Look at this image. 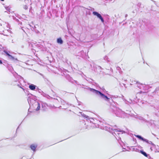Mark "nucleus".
<instances>
[{
  "label": "nucleus",
  "mask_w": 159,
  "mask_h": 159,
  "mask_svg": "<svg viewBox=\"0 0 159 159\" xmlns=\"http://www.w3.org/2000/svg\"><path fill=\"white\" fill-rule=\"evenodd\" d=\"M90 90L100 98L107 102L109 101L110 98H108L100 91L91 88L90 89Z\"/></svg>",
  "instance_id": "1"
},
{
  "label": "nucleus",
  "mask_w": 159,
  "mask_h": 159,
  "mask_svg": "<svg viewBox=\"0 0 159 159\" xmlns=\"http://www.w3.org/2000/svg\"><path fill=\"white\" fill-rule=\"evenodd\" d=\"M135 136H136L137 138H139V139L142 140V141L145 142L147 143L151 144L153 145H154V144L152 143V142L151 141H149L147 139H144L143 137H142L141 136L139 135H135Z\"/></svg>",
  "instance_id": "2"
},
{
  "label": "nucleus",
  "mask_w": 159,
  "mask_h": 159,
  "mask_svg": "<svg viewBox=\"0 0 159 159\" xmlns=\"http://www.w3.org/2000/svg\"><path fill=\"white\" fill-rule=\"evenodd\" d=\"M93 14L94 15L97 16L98 18L100 19L102 22H104V20L103 19L100 14L96 11H93Z\"/></svg>",
  "instance_id": "3"
},
{
  "label": "nucleus",
  "mask_w": 159,
  "mask_h": 159,
  "mask_svg": "<svg viewBox=\"0 0 159 159\" xmlns=\"http://www.w3.org/2000/svg\"><path fill=\"white\" fill-rule=\"evenodd\" d=\"M80 113H81V115L83 117L86 119L87 120H89L91 122H93L94 119L93 118L89 117V116L86 115L84 114V113H82V112Z\"/></svg>",
  "instance_id": "4"
},
{
  "label": "nucleus",
  "mask_w": 159,
  "mask_h": 159,
  "mask_svg": "<svg viewBox=\"0 0 159 159\" xmlns=\"http://www.w3.org/2000/svg\"><path fill=\"white\" fill-rule=\"evenodd\" d=\"M36 86L34 84H31L29 86V88L31 90H34L36 88Z\"/></svg>",
  "instance_id": "5"
},
{
  "label": "nucleus",
  "mask_w": 159,
  "mask_h": 159,
  "mask_svg": "<svg viewBox=\"0 0 159 159\" xmlns=\"http://www.w3.org/2000/svg\"><path fill=\"white\" fill-rule=\"evenodd\" d=\"M36 147L37 145H35L34 144H32L30 146V148L32 150L34 151H35Z\"/></svg>",
  "instance_id": "6"
},
{
  "label": "nucleus",
  "mask_w": 159,
  "mask_h": 159,
  "mask_svg": "<svg viewBox=\"0 0 159 159\" xmlns=\"http://www.w3.org/2000/svg\"><path fill=\"white\" fill-rule=\"evenodd\" d=\"M57 43L60 44H62L63 43V42L61 38H58L57 39Z\"/></svg>",
  "instance_id": "7"
},
{
  "label": "nucleus",
  "mask_w": 159,
  "mask_h": 159,
  "mask_svg": "<svg viewBox=\"0 0 159 159\" xmlns=\"http://www.w3.org/2000/svg\"><path fill=\"white\" fill-rule=\"evenodd\" d=\"M136 84H137V87L138 88H139L140 89H141V86L143 85L142 84H141L138 82H136Z\"/></svg>",
  "instance_id": "8"
},
{
  "label": "nucleus",
  "mask_w": 159,
  "mask_h": 159,
  "mask_svg": "<svg viewBox=\"0 0 159 159\" xmlns=\"http://www.w3.org/2000/svg\"><path fill=\"white\" fill-rule=\"evenodd\" d=\"M118 111L119 112V113L117 112L115 113L117 116H120V115L121 113H123V112L121 110L119 109L118 110Z\"/></svg>",
  "instance_id": "9"
},
{
  "label": "nucleus",
  "mask_w": 159,
  "mask_h": 159,
  "mask_svg": "<svg viewBox=\"0 0 159 159\" xmlns=\"http://www.w3.org/2000/svg\"><path fill=\"white\" fill-rule=\"evenodd\" d=\"M8 57H9V59H10L11 60H13L15 59L16 60H17L16 58L15 59L11 55H9V56Z\"/></svg>",
  "instance_id": "10"
},
{
  "label": "nucleus",
  "mask_w": 159,
  "mask_h": 159,
  "mask_svg": "<svg viewBox=\"0 0 159 159\" xmlns=\"http://www.w3.org/2000/svg\"><path fill=\"white\" fill-rule=\"evenodd\" d=\"M140 152H141L142 154L144 155L145 156L147 157L148 156V155L147 154L144 152L143 151H140Z\"/></svg>",
  "instance_id": "11"
},
{
  "label": "nucleus",
  "mask_w": 159,
  "mask_h": 159,
  "mask_svg": "<svg viewBox=\"0 0 159 159\" xmlns=\"http://www.w3.org/2000/svg\"><path fill=\"white\" fill-rule=\"evenodd\" d=\"M37 104L38 105V107H37L36 109V110L38 111L40 109V105L39 103L37 102Z\"/></svg>",
  "instance_id": "12"
},
{
  "label": "nucleus",
  "mask_w": 159,
  "mask_h": 159,
  "mask_svg": "<svg viewBox=\"0 0 159 159\" xmlns=\"http://www.w3.org/2000/svg\"><path fill=\"white\" fill-rule=\"evenodd\" d=\"M6 8V9L8 11H9V12H10V7H5Z\"/></svg>",
  "instance_id": "13"
},
{
  "label": "nucleus",
  "mask_w": 159,
  "mask_h": 159,
  "mask_svg": "<svg viewBox=\"0 0 159 159\" xmlns=\"http://www.w3.org/2000/svg\"><path fill=\"white\" fill-rule=\"evenodd\" d=\"M4 52L6 53V54L9 57V55L10 54L8 53L5 50L4 51Z\"/></svg>",
  "instance_id": "14"
},
{
  "label": "nucleus",
  "mask_w": 159,
  "mask_h": 159,
  "mask_svg": "<svg viewBox=\"0 0 159 159\" xmlns=\"http://www.w3.org/2000/svg\"><path fill=\"white\" fill-rule=\"evenodd\" d=\"M24 9L26 10L28 8V7L26 5H25L24 7Z\"/></svg>",
  "instance_id": "15"
},
{
  "label": "nucleus",
  "mask_w": 159,
  "mask_h": 159,
  "mask_svg": "<svg viewBox=\"0 0 159 159\" xmlns=\"http://www.w3.org/2000/svg\"><path fill=\"white\" fill-rule=\"evenodd\" d=\"M138 118H139V120H142L143 119V118L142 117L139 116L138 117Z\"/></svg>",
  "instance_id": "16"
},
{
  "label": "nucleus",
  "mask_w": 159,
  "mask_h": 159,
  "mask_svg": "<svg viewBox=\"0 0 159 159\" xmlns=\"http://www.w3.org/2000/svg\"><path fill=\"white\" fill-rule=\"evenodd\" d=\"M2 64V62L1 60H0V64Z\"/></svg>",
  "instance_id": "17"
},
{
  "label": "nucleus",
  "mask_w": 159,
  "mask_h": 159,
  "mask_svg": "<svg viewBox=\"0 0 159 159\" xmlns=\"http://www.w3.org/2000/svg\"><path fill=\"white\" fill-rule=\"evenodd\" d=\"M127 14H126V15H125V16L126 17H127Z\"/></svg>",
  "instance_id": "18"
},
{
  "label": "nucleus",
  "mask_w": 159,
  "mask_h": 159,
  "mask_svg": "<svg viewBox=\"0 0 159 159\" xmlns=\"http://www.w3.org/2000/svg\"><path fill=\"white\" fill-rule=\"evenodd\" d=\"M103 129H105V130L107 129V128H105V129H104V128H103Z\"/></svg>",
  "instance_id": "19"
}]
</instances>
